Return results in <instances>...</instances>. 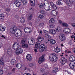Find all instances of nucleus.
I'll return each mask as SVG.
<instances>
[{
  "mask_svg": "<svg viewBox=\"0 0 75 75\" xmlns=\"http://www.w3.org/2000/svg\"><path fill=\"white\" fill-rule=\"evenodd\" d=\"M50 43L51 44H55L56 43V41L53 40H52L50 41Z\"/></svg>",
  "mask_w": 75,
  "mask_h": 75,
  "instance_id": "31",
  "label": "nucleus"
},
{
  "mask_svg": "<svg viewBox=\"0 0 75 75\" xmlns=\"http://www.w3.org/2000/svg\"><path fill=\"white\" fill-rule=\"evenodd\" d=\"M20 21L21 23H24L25 22V19H20Z\"/></svg>",
  "mask_w": 75,
  "mask_h": 75,
  "instance_id": "45",
  "label": "nucleus"
},
{
  "mask_svg": "<svg viewBox=\"0 0 75 75\" xmlns=\"http://www.w3.org/2000/svg\"><path fill=\"white\" fill-rule=\"evenodd\" d=\"M22 47L23 48H28V45L27 44L25 43L22 45Z\"/></svg>",
  "mask_w": 75,
  "mask_h": 75,
  "instance_id": "36",
  "label": "nucleus"
},
{
  "mask_svg": "<svg viewBox=\"0 0 75 75\" xmlns=\"http://www.w3.org/2000/svg\"><path fill=\"white\" fill-rule=\"evenodd\" d=\"M16 31H20V29L18 28L17 27L15 26L10 29V31L11 34H16Z\"/></svg>",
  "mask_w": 75,
  "mask_h": 75,
  "instance_id": "1",
  "label": "nucleus"
},
{
  "mask_svg": "<svg viewBox=\"0 0 75 75\" xmlns=\"http://www.w3.org/2000/svg\"><path fill=\"white\" fill-rule=\"evenodd\" d=\"M59 37L60 40H61V41H64L65 40V39H66L65 35L63 34H60L59 35Z\"/></svg>",
  "mask_w": 75,
  "mask_h": 75,
  "instance_id": "5",
  "label": "nucleus"
},
{
  "mask_svg": "<svg viewBox=\"0 0 75 75\" xmlns=\"http://www.w3.org/2000/svg\"><path fill=\"white\" fill-rule=\"evenodd\" d=\"M61 28L60 26H58L57 27L56 29V31L57 32H59L61 31Z\"/></svg>",
  "mask_w": 75,
  "mask_h": 75,
  "instance_id": "35",
  "label": "nucleus"
},
{
  "mask_svg": "<svg viewBox=\"0 0 75 75\" xmlns=\"http://www.w3.org/2000/svg\"><path fill=\"white\" fill-rule=\"evenodd\" d=\"M56 3L58 5H61L62 4V3L61 2V0H58L57 1Z\"/></svg>",
  "mask_w": 75,
  "mask_h": 75,
  "instance_id": "39",
  "label": "nucleus"
},
{
  "mask_svg": "<svg viewBox=\"0 0 75 75\" xmlns=\"http://www.w3.org/2000/svg\"><path fill=\"white\" fill-rule=\"evenodd\" d=\"M3 46V44L1 43H0V48H1Z\"/></svg>",
  "mask_w": 75,
  "mask_h": 75,
  "instance_id": "55",
  "label": "nucleus"
},
{
  "mask_svg": "<svg viewBox=\"0 0 75 75\" xmlns=\"http://www.w3.org/2000/svg\"><path fill=\"white\" fill-rule=\"evenodd\" d=\"M23 52V49H18L16 51V53L17 55H18L20 54H22Z\"/></svg>",
  "mask_w": 75,
  "mask_h": 75,
  "instance_id": "11",
  "label": "nucleus"
},
{
  "mask_svg": "<svg viewBox=\"0 0 75 75\" xmlns=\"http://www.w3.org/2000/svg\"><path fill=\"white\" fill-rule=\"evenodd\" d=\"M35 42L34 39L33 38H29L28 40V42L30 45H32L34 44V42Z\"/></svg>",
  "mask_w": 75,
  "mask_h": 75,
  "instance_id": "3",
  "label": "nucleus"
},
{
  "mask_svg": "<svg viewBox=\"0 0 75 75\" xmlns=\"http://www.w3.org/2000/svg\"><path fill=\"white\" fill-rule=\"evenodd\" d=\"M69 60L70 61H73L75 60V57L73 55H71L69 58Z\"/></svg>",
  "mask_w": 75,
  "mask_h": 75,
  "instance_id": "16",
  "label": "nucleus"
},
{
  "mask_svg": "<svg viewBox=\"0 0 75 75\" xmlns=\"http://www.w3.org/2000/svg\"><path fill=\"white\" fill-rule=\"evenodd\" d=\"M69 67L71 69H74L75 67V63L74 62H71L69 64Z\"/></svg>",
  "mask_w": 75,
  "mask_h": 75,
  "instance_id": "12",
  "label": "nucleus"
},
{
  "mask_svg": "<svg viewBox=\"0 0 75 75\" xmlns=\"http://www.w3.org/2000/svg\"><path fill=\"white\" fill-rule=\"evenodd\" d=\"M3 74V71L2 70H0V75H2Z\"/></svg>",
  "mask_w": 75,
  "mask_h": 75,
  "instance_id": "51",
  "label": "nucleus"
},
{
  "mask_svg": "<svg viewBox=\"0 0 75 75\" xmlns=\"http://www.w3.org/2000/svg\"><path fill=\"white\" fill-rule=\"evenodd\" d=\"M50 33L51 34L54 35L56 33V31L54 30H50Z\"/></svg>",
  "mask_w": 75,
  "mask_h": 75,
  "instance_id": "17",
  "label": "nucleus"
},
{
  "mask_svg": "<svg viewBox=\"0 0 75 75\" xmlns=\"http://www.w3.org/2000/svg\"><path fill=\"white\" fill-rule=\"evenodd\" d=\"M16 70V69H15V68H13L12 70V72L13 74H14L15 73V71Z\"/></svg>",
  "mask_w": 75,
  "mask_h": 75,
  "instance_id": "50",
  "label": "nucleus"
},
{
  "mask_svg": "<svg viewBox=\"0 0 75 75\" xmlns=\"http://www.w3.org/2000/svg\"><path fill=\"white\" fill-rule=\"evenodd\" d=\"M33 66L34 64H33V63H31L29 65V67H33Z\"/></svg>",
  "mask_w": 75,
  "mask_h": 75,
  "instance_id": "53",
  "label": "nucleus"
},
{
  "mask_svg": "<svg viewBox=\"0 0 75 75\" xmlns=\"http://www.w3.org/2000/svg\"><path fill=\"white\" fill-rule=\"evenodd\" d=\"M49 23L53 24V23H54V22H55V20L54 19H50V20L49 21Z\"/></svg>",
  "mask_w": 75,
  "mask_h": 75,
  "instance_id": "29",
  "label": "nucleus"
},
{
  "mask_svg": "<svg viewBox=\"0 0 75 75\" xmlns=\"http://www.w3.org/2000/svg\"><path fill=\"white\" fill-rule=\"evenodd\" d=\"M67 62V59L65 57H63L62 58V65H64Z\"/></svg>",
  "mask_w": 75,
  "mask_h": 75,
  "instance_id": "9",
  "label": "nucleus"
},
{
  "mask_svg": "<svg viewBox=\"0 0 75 75\" xmlns=\"http://www.w3.org/2000/svg\"><path fill=\"white\" fill-rule=\"evenodd\" d=\"M40 13L41 14H45V11L44 10H41L40 11Z\"/></svg>",
  "mask_w": 75,
  "mask_h": 75,
  "instance_id": "46",
  "label": "nucleus"
},
{
  "mask_svg": "<svg viewBox=\"0 0 75 75\" xmlns=\"http://www.w3.org/2000/svg\"><path fill=\"white\" fill-rule=\"evenodd\" d=\"M20 47V45L19 43L17 42H16L14 43L13 46V48L14 50H16Z\"/></svg>",
  "mask_w": 75,
  "mask_h": 75,
  "instance_id": "4",
  "label": "nucleus"
},
{
  "mask_svg": "<svg viewBox=\"0 0 75 75\" xmlns=\"http://www.w3.org/2000/svg\"><path fill=\"white\" fill-rule=\"evenodd\" d=\"M4 18V15L3 13L0 14V19H3Z\"/></svg>",
  "mask_w": 75,
  "mask_h": 75,
  "instance_id": "33",
  "label": "nucleus"
},
{
  "mask_svg": "<svg viewBox=\"0 0 75 75\" xmlns=\"http://www.w3.org/2000/svg\"><path fill=\"white\" fill-rule=\"evenodd\" d=\"M66 5H69V4H70V3H69L68 2H67L66 3Z\"/></svg>",
  "mask_w": 75,
  "mask_h": 75,
  "instance_id": "61",
  "label": "nucleus"
},
{
  "mask_svg": "<svg viewBox=\"0 0 75 75\" xmlns=\"http://www.w3.org/2000/svg\"><path fill=\"white\" fill-rule=\"evenodd\" d=\"M30 1L32 6H35V0H30Z\"/></svg>",
  "mask_w": 75,
  "mask_h": 75,
  "instance_id": "15",
  "label": "nucleus"
},
{
  "mask_svg": "<svg viewBox=\"0 0 75 75\" xmlns=\"http://www.w3.org/2000/svg\"><path fill=\"white\" fill-rule=\"evenodd\" d=\"M44 40V38L42 37H39L38 38V40L39 41H41Z\"/></svg>",
  "mask_w": 75,
  "mask_h": 75,
  "instance_id": "24",
  "label": "nucleus"
},
{
  "mask_svg": "<svg viewBox=\"0 0 75 75\" xmlns=\"http://www.w3.org/2000/svg\"><path fill=\"white\" fill-rule=\"evenodd\" d=\"M47 47H45V46L43 44H42L40 46V48L39 49L40 52H42L43 51H46Z\"/></svg>",
  "mask_w": 75,
  "mask_h": 75,
  "instance_id": "2",
  "label": "nucleus"
},
{
  "mask_svg": "<svg viewBox=\"0 0 75 75\" xmlns=\"http://www.w3.org/2000/svg\"><path fill=\"white\" fill-rule=\"evenodd\" d=\"M6 10L7 12H9V11H10V8H7Z\"/></svg>",
  "mask_w": 75,
  "mask_h": 75,
  "instance_id": "48",
  "label": "nucleus"
},
{
  "mask_svg": "<svg viewBox=\"0 0 75 75\" xmlns=\"http://www.w3.org/2000/svg\"><path fill=\"white\" fill-rule=\"evenodd\" d=\"M51 13L53 16H57V12L55 10H53L51 12Z\"/></svg>",
  "mask_w": 75,
  "mask_h": 75,
  "instance_id": "22",
  "label": "nucleus"
},
{
  "mask_svg": "<svg viewBox=\"0 0 75 75\" xmlns=\"http://www.w3.org/2000/svg\"><path fill=\"white\" fill-rule=\"evenodd\" d=\"M26 58L29 61L32 60V57L31 56L30 54H28L26 56Z\"/></svg>",
  "mask_w": 75,
  "mask_h": 75,
  "instance_id": "14",
  "label": "nucleus"
},
{
  "mask_svg": "<svg viewBox=\"0 0 75 75\" xmlns=\"http://www.w3.org/2000/svg\"><path fill=\"white\" fill-rule=\"evenodd\" d=\"M68 30H69V29L68 28H65L64 30V32L66 34H68Z\"/></svg>",
  "mask_w": 75,
  "mask_h": 75,
  "instance_id": "27",
  "label": "nucleus"
},
{
  "mask_svg": "<svg viewBox=\"0 0 75 75\" xmlns=\"http://www.w3.org/2000/svg\"><path fill=\"white\" fill-rule=\"evenodd\" d=\"M11 63L12 65H14V64L16 63V60L14 59H12L11 61Z\"/></svg>",
  "mask_w": 75,
  "mask_h": 75,
  "instance_id": "34",
  "label": "nucleus"
},
{
  "mask_svg": "<svg viewBox=\"0 0 75 75\" xmlns=\"http://www.w3.org/2000/svg\"><path fill=\"white\" fill-rule=\"evenodd\" d=\"M57 71H58V68L57 67H56L53 69L52 72L53 73H56V72H57Z\"/></svg>",
  "mask_w": 75,
  "mask_h": 75,
  "instance_id": "28",
  "label": "nucleus"
},
{
  "mask_svg": "<svg viewBox=\"0 0 75 75\" xmlns=\"http://www.w3.org/2000/svg\"><path fill=\"white\" fill-rule=\"evenodd\" d=\"M24 31L26 33H30L31 32V29L30 28L26 27L24 29Z\"/></svg>",
  "mask_w": 75,
  "mask_h": 75,
  "instance_id": "8",
  "label": "nucleus"
},
{
  "mask_svg": "<svg viewBox=\"0 0 75 75\" xmlns=\"http://www.w3.org/2000/svg\"><path fill=\"white\" fill-rule=\"evenodd\" d=\"M60 51H61V50L59 48H56L55 49V51L56 52H60Z\"/></svg>",
  "mask_w": 75,
  "mask_h": 75,
  "instance_id": "37",
  "label": "nucleus"
},
{
  "mask_svg": "<svg viewBox=\"0 0 75 75\" xmlns=\"http://www.w3.org/2000/svg\"><path fill=\"white\" fill-rule=\"evenodd\" d=\"M38 17L40 18H44V17L42 14H39Z\"/></svg>",
  "mask_w": 75,
  "mask_h": 75,
  "instance_id": "38",
  "label": "nucleus"
},
{
  "mask_svg": "<svg viewBox=\"0 0 75 75\" xmlns=\"http://www.w3.org/2000/svg\"><path fill=\"white\" fill-rule=\"evenodd\" d=\"M16 1H17L19 3H20L21 2V0H17Z\"/></svg>",
  "mask_w": 75,
  "mask_h": 75,
  "instance_id": "56",
  "label": "nucleus"
},
{
  "mask_svg": "<svg viewBox=\"0 0 75 75\" xmlns=\"http://www.w3.org/2000/svg\"><path fill=\"white\" fill-rule=\"evenodd\" d=\"M59 23H60V24H62V21H61V20H59Z\"/></svg>",
  "mask_w": 75,
  "mask_h": 75,
  "instance_id": "63",
  "label": "nucleus"
},
{
  "mask_svg": "<svg viewBox=\"0 0 75 75\" xmlns=\"http://www.w3.org/2000/svg\"><path fill=\"white\" fill-rule=\"evenodd\" d=\"M68 1L70 3V4H74L75 3V0H68Z\"/></svg>",
  "mask_w": 75,
  "mask_h": 75,
  "instance_id": "30",
  "label": "nucleus"
},
{
  "mask_svg": "<svg viewBox=\"0 0 75 75\" xmlns=\"http://www.w3.org/2000/svg\"><path fill=\"white\" fill-rule=\"evenodd\" d=\"M7 52L8 55H11L12 53H11V50L10 48H8L7 50Z\"/></svg>",
  "mask_w": 75,
  "mask_h": 75,
  "instance_id": "13",
  "label": "nucleus"
},
{
  "mask_svg": "<svg viewBox=\"0 0 75 75\" xmlns=\"http://www.w3.org/2000/svg\"><path fill=\"white\" fill-rule=\"evenodd\" d=\"M55 26V25H54L52 24V25H49V27H50V28H54Z\"/></svg>",
  "mask_w": 75,
  "mask_h": 75,
  "instance_id": "43",
  "label": "nucleus"
},
{
  "mask_svg": "<svg viewBox=\"0 0 75 75\" xmlns=\"http://www.w3.org/2000/svg\"><path fill=\"white\" fill-rule=\"evenodd\" d=\"M71 25H72L73 27H75V23H71Z\"/></svg>",
  "mask_w": 75,
  "mask_h": 75,
  "instance_id": "57",
  "label": "nucleus"
},
{
  "mask_svg": "<svg viewBox=\"0 0 75 75\" xmlns=\"http://www.w3.org/2000/svg\"><path fill=\"white\" fill-rule=\"evenodd\" d=\"M50 5L52 6V7L54 5V3H53V2H50Z\"/></svg>",
  "mask_w": 75,
  "mask_h": 75,
  "instance_id": "49",
  "label": "nucleus"
},
{
  "mask_svg": "<svg viewBox=\"0 0 75 75\" xmlns=\"http://www.w3.org/2000/svg\"><path fill=\"white\" fill-rule=\"evenodd\" d=\"M0 64L2 65H4V60L2 58H1L0 59Z\"/></svg>",
  "mask_w": 75,
  "mask_h": 75,
  "instance_id": "21",
  "label": "nucleus"
},
{
  "mask_svg": "<svg viewBox=\"0 0 75 75\" xmlns=\"http://www.w3.org/2000/svg\"><path fill=\"white\" fill-rule=\"evenodd\" d=\"M41 72H43V71H44V69L43 68H42L41 69Z\"/></svg>",
  "mask_w": 75,
  "mask_h": 75,
  "instance_id": "60",
  "label": "nucleus"
},
{
  "mask_svg": "<svg viewBox=\"0 0 75 75\" xmlns=\"http://www.w3.org/2000/svg\"><path fill=\"white\" fill-rule=\"evenodd\" d=\"M40 46V42L39 41L37 42L35 45V47L36 48L38 49Z\"/></svg>",
  "mask_w": 75,
  "mask_h": 75,
  "instance_id": "18",
  "label": "nucleus"
},
{
  "mask_svg": "<svg viewBox=\"0 0 75 75\" xmlns=\"http://www.w3.org/2000/svg\"><path fill=\"white\" fill-rule=\"evenodd\" d=\"M21 44H23H23H24L26 43V41L25 38H23L22 39V40H21Z\"/></svg>",
  "mask_w": 75,
  "mask_h": 75,
  "instance_id": "19",
  "label": "nucleus"
},
{
  "mask_svg": "<svg viewBox=\"0 0 75 75\" xmlns=\"http://www.w3.org/2000/svg\"><path fill=\"white\" fill-rule=\"evenodd\" d=\"M44 25V23H42L40 24L39 26L40 27H42L43 25Z\"/></svg>",
  "mask_w": 75,
  "mask_h": 75,
  "instance_id": "52",
  "label": "nucleus"
},
{
  "mask_svg": "<svg viewBox=\"0 0 75 75\" xmlns=\"http://www.w3.org/2000/svg\"><path fill=\"white\" fill-rule=\"evenodd\" d=\"M45 9L47 11H49L50 10V6L46 7H45Z\"/></svg>",
  "mask_w": 75,
  "mask_h": 75,
  "instance_id": "26",
  "label": "nucleus"
},
{
  "mask_svg": "<svg viewBox=\"0 0 75 75\" xmlns=\"http://www.w3.org/2000/svg\"><path fill=\"white\" fill-rule=\"evenodd\" d=\"M16 67L17 68H18L20 69V68H21V64L20 63H17L16 65Z\"/></svg>",
  "mask_w": 75,
  "mask_h": 75,
  "instance_id": "25",
  "label": "nucleus"
},
{
  "mask_svg": "<svg viewBox=\"0 0 75 75\" xmlns=\"http://www.w3.org/2000/svg\"><path fill=\"white\" fill-rule=\"evenodd\" d=\"M57 58L55 56V57L54 59V60L52 62H57Z\"/></svg>",
  "mask_w": 75,
  "mask_h": 75,
  "instance_id": "40",
  "label": "nucleus"
},
{
  "mask_svg": "<svg viewBox=\"0 0 75 75\" xmlns=\"http://www.w3.org/2000/svg\"><path fill=\"white\" fill-rule=\"evenodd\" d=\"M45 37L47 38H48L49 39H51V36H50V35L48 34H45Z\"/></svg>",
  "mask_w": 75,
  "mask_h": 75,
  "instance_id": "32",
  "label": "nucleus"
},
{
  "mask_svg": "<svg viewBox=\"0 0 75 75\" xmlns=\"http://www.w3.org/2000/svg\"><path fill=\"white\" fill-rule=\"evenodd\" d=\"M43 31L45 33H48V31L45 30H43Z\"/></svg>",
  "mask_w": 75,
  "mask_h": 75,
  "instance_id": "59",
  "label": "nucleus"
},
{
  "mask_svg": "<svg viewBox=\"0 0 75 75\" xmlns=\"http://www.w3.org/2000/svg\"><path fill=\"white\" fill-rule=\"evenodd\" d=\"M52 7L54 10H57V8L56 5H53L52 6Z\"/></svg>",
  "mask_w": 75,
  "mask_h": 75,
  "instance_id": "44",
  "label": "nucleus"
},
{
  "mask_svg": "<svg viewBox=\"0 0 75 75\" xmlns=\"http://www.w3.org/2000/svg\"><path fill=\"white\" fill-rule=\"evenodd\" d=\"M44 61V55H43L39 59L38 62L39 64H41Z\"/></svg>",
  "mask_w": 75,
  "mask_h": 75,
  "instance_id": "10",
  "label": "nucleus"
},
{
  "mask_svg": "<svg viewBox=\"0 0 75 75\" xmlns=\"http://www.w3.org/2000/svg\"><path fill=\"white\" fill-rule=\"evenodd\" d=\"M0 31H2V32H3V31H5V28L3 26H2L1 25H0Z\"/></svg>",
  "mask_w": 75,
  "mask_h": 75,
  "instance_id": "20",
  "label": "nucleus"
},
{
  "mask_svg": "<svg viewBox=\"0 0 75 75\" xmlns=\"http://www.w3.org/2000/svg\"><path fill=\"white\" fill-rule=\"evenodd\" d=\"M28 18L29 19H31V18H32V15L28 16Z\"/></svg>",
  "mask_w": 75,
  "mask_h": 75,
  "instance_id": "54",
  "label": "nucleus"
},
{
  "mask_svg": "<svg viewBox=\"0 0 75 75\" xmlns=\"http://www.w3.org/2000/svg\"><path fill=\"white\" fill-rule=\"evenodd\" d=\"M22 3L23 4H26V3H27V0H23Z\"/></svg>",
  "mask_w": 75,
  "mask_h": 75,
  "instance_id": "42",
  "label": "nucleus"
},
{
  "mask_svg": "<svg viewBox=\"0 0 75 75\" xmlns=\"http://www.w3.org/2000/svg\"><path fill=\"white\" fill-rule=\"evenodd\" d=\"M14 4L16 5V6L17 7H19L20 5L19 2H17V1H15L14 2Z\"/></svg>",
  "mask_w": 75,
  "mask_h": 75,
  "instance_id": "23",
  "label": "nucleus"
},
{
  "mask_svg": "<svg viewBox=\"0 0 75 75\" xmlns=\"http://www.w3.org/2000/svg\"><path fill=\"white\" fill-rule=\"evenodd\" d=\"M45 68H48V65L47 64H45Z\"/></svg>",
  "mask_w": 75,
  "mask_h": 75,
  "instance_id": "62",
  "label": "nucleus"
},
{
  "mask_svg": "<svg viewBox=\"0 0 75 75\" xmlns=\"http://www.w3.org/2000/svg\"><path fill=\"white\" fill-rule=\"evenodd\" d=\"M15 18H17L18 19H19V17H18V16L17 15H16L15 16Z\"/></svg>",
  "mask_w": 75,
  "mask_h": 75,
  "instance_id": "58",
  "label": "nucleus"
},
{
  "mask_svg": "<svg viewBox=\"0 0 75 75\" xmlns=\"http://www.w3.org/2000/svg\"><path fill=\"white\" fill-rule=\"evenodd\" d=\"M40 8H44V5L42 4H41L39 6Z\"/></svg>",
  "mask_w": 75,
  "mask_h": 75,
  "instance_id": "47",
  "label": "nucleus"
},
{
  "mask_svg": "<svg viewBox=\"0 0 75 75\" xmlns=\"http://www.w3.org/2000/svg\"><path fill=\"white\" fill-rule=\"evenodd\" d=\"M17 31H18L19 32L18 33H15V36L17 37H21L22 36V34H23L22 31L20 29L19 30H17Z\"/></svg>",
  "mask_w": 75,
  "mask_h": 75,
  "instance_id": "6",
  "label": "nucleus"
},
{
  "mask_svg": "<svg viewBox=\"0 0 75 75\" xmlns=\"http://www.w3.org/2000/svg\"><path fill=\"white\" fill-rule=\"evenodd\" d=\"M62 25H63V26H64V27H68V24L66 23H62Z\"/></svg>",
  "mask_w": 75,
  "mask_h": 75,
  "instance_id": "41",
  "label": "nucleus"
},
{
  "mask_svg": "<svg viewBox=\"0 0 75 75\" xmlns=\"http://www.w3.org/2000/svg\"><path fill=\"white\" fill-rule=\"evenodd\" d=\"M55 57V54L53 53L50 54L49 56V59L51 62L53 61Z\"/></svg>",
  "mask_w": 75,
  "mask_h": 75,
  "instance_id": "7",
  "label": "nucleus"
},
{
  "mask_svg": "<svg viewBox=\"0 0 75 75\" xmlns=\"http://www.w3.org/2000/svg\"><path fill=\"white\" fill-rule=\"evenodd\" d=\"M69 30H67V34H69V32L71 31V30H70V29H69Z\"/></svg>",
  "mask_w": 75,
  "mask_h": 75,
  "instance_id": "64",
  "label": "nucleus"
}]
</instances>
